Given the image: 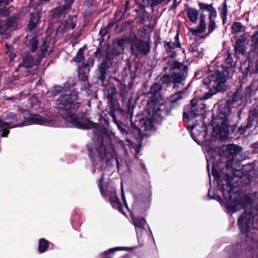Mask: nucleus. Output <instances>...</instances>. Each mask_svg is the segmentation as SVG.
<instances>
[{
  "label": "nucleus",
  "instance_id": "f257e3e1",
  "mask_svg": "<svg viewBox=\"0 0 258 258\" xmlns=\"http://www.w3.org/2000/svg\"><path fill=\"white\" fill-rule=\"evenodd\" d=\"M212 174L218 179V186L224 199H227L225 208L228 213L233 214L241 209H244L237 220V225L242 234H244L247 250L250 252L251 258H258V229L253 227V220L258 213V207H253V199L246 195L240 199L233 198L235 185L232 183L233 177L228 173L224 176V183L221 179L219 171L213 163Z\"/></svg>",
  "mask_w": 258,
  "mask_h": 258
},
{
  "label": "nucleus",
  "instance_id": "f03ea898",
  "mask_svg": "<svg viewBox=\"0 0 258 258\" xmlns=\"http://www.w3.org/2000/svg\"><path fill=\"white\" fill-rule=\"evenodd\" d=\"M257 90L258 82L256 80H253L250 85L245 88L241 95L239 90H237L224 104L218 106L216 114H213L212 115V122L215 125V130L217 131V133L221 138H227L229 134L234 136L238 135L237 126L235 124L230 125L228 120V117L231 112V108L239 100L242 101L244 100H247L250 97L251 95L255 94Z\"/></svg>",
  "mask_w": 258,
  "mask_h": 258
},
{
  "label": "nucleus",
  "instance_id": "7ed1b4c3",
  "mask_svg": "<svg viewBox=\"0 0 258 258\" xmlns=\"http://www.w3.org/2000/svg\"><path fill=\"white\" fill-rule=\"evenodd\" d=\"M148 115L145 114H138L134 118L131 119V133L136 138L143 140V132L152 131L154 128V124L155 121V116H158L162 119L166 116L169 115L173 107L171 104L167 101L159 104L156 102L151 106L147 105Z\"/></svg>",
  "mask_w": 258,
  "mask_h": 258
},
{
  "label": "nucleus",
  "instance_id": "20e7f679",
  "mask_svg": "<svg viewBox=\"0 0 258 258\" xmlns=\"http://www.w3.org/2000/svg\"><path fill=\"white\" fill-rule=\"evenodd\" d=\"M58 110L63 116L69 119L73 126L82 130L91 127L93 122L85 117L86 114L82 112L79 115L76 114L82 106V102L77 92L71 91L69 93L61 94L58 99Z\"/></svg>",
  "mask_w": 258,
  "mask_h": 258
},
{
  "label": "nucleus",
  "instance_id": "39448f33",
  "mask_svg": "<svg viewBox=\"0 0 258 258\" xmlns=\"http://www.w3.org/2000/svg\"><path fill=\"white\" fill-rule=\"evenodd\" d=\"M116 93V89L114 86L109 87L107 90V96L110 104L109 114L112 117L113 121L116 124L121 134L130 135L131 133L130 127L122 121L118 120L116 117V114L126 121L128 120L131 122V119L133 118L134 106L132 105L131 101L129 100L127 103L126 110L118 107L117 100L114 98Z\"/></svg>",
  "mask_w": 258,
  "mask_h": 258
},
{
  "label": "nucleus",
  "instance_id": "423d86ee",
  "mask_svg": "<svg viewBox=\"0 0 258 258\" xmlns=\"http://www.w3.org/2000/svg\"><path fill=\"white\" fill-rule=\"evenodd\" d=\"M95 148L101 161L108 163L113 158L115 148L109 132L106 128L102 129L96 135Z\"/></svg>",
  "mask_w": 258,
  "mask_h": 258
},
{
  "label": "nucleus",
  "instance_id": "0eeeda50",
  "mask_svg": "<svg viewBox=\"0 0 258 258\" xmlns=\"http://www.w3.org/2000/svg\"><path fill=\"white\" fill-rule=\"evenodd\" d=\"M170 72L177 70L170 74H164L161 77V82L166 84V87H169L172 85L173 89H178L180 86H183L188 76V67L183 62L173 60L169 64Z\"/></svg>",
  "mask_w": 258,
  "mask_h": 258
},
{
  "label": "nucleus",
  "instance_id": "6e6552de",
  "mask_svg": "<svg viewBox=\"0 0 258 258\" xmlns=\"http://www.w3.org/2000/svg\"><path fill=\"white\" fill-rule=\"evenodd\" d=\"M224 66L222 73L215 71L209 75V82L210 83H214L213 86L215 87L217 92H224L226 90L225 83L227 78L230 76V72H233L235 63L230 53L228 54Z\"/></svg>",
  "mask_w": 258,
  "mask_h": 258
},
{
  "label": "nucleus",
  "instance_id": "1a4fd4ad",
  "mask_svg": "<svg viewBox=\"0 0 258 258\" xmlns=\"http://www.w3.org/2000/svg\"><path fill=\"white\" fill-rule=\"evenodd\" d=\"M250 46L251 49L248 53L247 57L241 66V69L244 70L242 72L245 78L251 76L258 71V31L254 32L250 37Z\"/></svg>",
  "mask_w": 258,
  "mask_h": 258
},
{
  "label": "nucleus",
  "instance_id": "9d476101",
  "mask_svg": "<svg viewBox=\"0 0 258 258\" xmlns=\"http://www.w3.org/2000/svg\"><path fill=\"white\" fill-rule=\"evenodd\" d=\"M242 148L233 144L223 146L219 149V155L221 157L226 158V167L231 169L234 161L235 157L241 151Z\"/></svg>",
  "mask_w": 258,
  "mask_h": 258
},
{
  "label": "nucleus",
  "instance_id": "9b49d317",
  "mask_svg": "<svg viewBox=\"0 0 258 258\" xmlns=\"http://www.w3.org/2000/svg\"><path fill=\"white\" fill-rule=\"evenodd\" d=\"M131 50L132 54L136 57L147 55L151 51V45L149 41L135 36L132 40Z\"/></svg>",
  "mask_w": 258,
  "mask_h": 258
},
{
  "label": "nucleus",
  "instance_id": "f8f14e48",
  "mask_svg": "<svg viewBox=\"0 0 258 258\" xmlns=\"http://www.w3.org/2000/svg\"><path fill=\"white\" fill-rule=\"evenodd\" d=\"M161 77L162 76H158L156 78L155 83L150 88L148 94H150L152 95L147 102L148 106L150 107L151 105H154L156 102H159V99L161 97L160 92L163 89V86H166V84L163 83L161 82Z\"/></svg>",
  "mask_w": 258,
  "mask_h": 258
},
{
  "label": "nucleus",
  "instance_id": "ddd939ff",
  "mask_svg": "<svg viewBox=\"0 0 258 258\" xmlns=\"http://www.w3.org/2000/svg\"><path fill=\"white\" fill-rule=\"evenodd\" d=\"M74 0H66L64 4L62 7H57L50 12V16L53 23L58 22L63 19L69 10L71 9Z\"/></svg>",
  "mask_w": 258,
  "mask_h": 258
},
{
  "label": "nucleus",
  "instance_id": "4468645a",
  "mask_svg": "<svg viewBox=\"0 0 258 258\" xmlns=\"http://www.w3.org/2000/svg\"><path fill=\"white\" fill-rule=\"evenodd\" d=\"M24 120L18 125H13L9 127V128L16 127L18 126H23L28 124H38L43 125L47 122V119L41 115L38 114L29 113L24 116Z\"/></svg>",
  "mask_w": 258,
  "mask_h": 258
},
{
  "label": "nucleus",
  "instance_id": "2eb2a0df",
  "mask_svg": "<svg viewBox=\"0 0 258 258\" xmlns=\"http://www.w3.org/2000/svg\"><path fill=\"white\" fill-rule=\"evenodd\" d=\"M112 68L113 62L109 60L108 57H104L98 68L99 72L98 80L101 81L102 85L105 83L107 74L110 72V70Z\"/></svg>",
  "mask_w": 258,
  "mask_h": 258
},
{
  "label": "nucleus",
  "instance_id": "dca6fc26",
  "mask_svg": "<svg viewBox=\"0 0 258 258\" xmlns=\"http://www.w3.org/2000/svg\"><path fill=\"white\" fill-rule=\"evenodd\" d=\"M76 17L69 15L65 20L63 24H61L57 27L56 33H59L61 35L66 32V29H74L76 26Z\"/></svg>",
  "mask_w": 258,
  "mask_h": 258
},
{
  "label": "nucleus",
  "instance_id": "f3484780",
  "mask_svg": "<svg viewBox=\"0 0 258 258\" xmlns=\"http://www.w3.org/2000/svg\"><path fill=\"white\" fill-rule=\"evenodd\" d=\"M108 196L109 202L112 207L114 209H117L120 213L125 215V213L123 210L122 204L117 196L116 190L113 189L112 191H110Z\"/></svg>",
  "mask_w": 258,
  "mask_h": 258
},
{
  "label": "nucleus",
  "instance_id": "a211bd4d",
  "mask_svg": "<svg viewBox=\"0 0 258 258\" xmlns=\"http://www.w3.org/2000/svg\"><path fill=\"white\" fill-rule=\"evenodd\" d=\"M38 43L39 41L35 34L33 36L27 35L25 37V44L30 48L32 53L35 52L37 50Z\"/></svg>",
  "mask_w": 258,
  "mask_h": 258
},
{
  "label": "nucleus",
  "instance_id": "6ab92c4d",
  "mask_svg": "<svg viewBox=\"0 0 258 258\" xmlns=\"http://www.w3.org/2000/svg\"><path fill=\"white\" fill-rule=\"evenodd\" d=\"M184 11L186 12L188 18L192 23H196L198 18L199 11L196 8L190 7L187 4L184 5Z\"/></svg>",
  "mask_w": 258,
  "mask_h": 258
},
{
  "label": "nucleus",
  "instance_id": "aec40b11",
  "mask_svg": "<svg viewBox=\"0 0 258 258\" xmlns=\"http://www.w3.org/2000/svg\"><path fill=\"white\" fill-rule=\"evenodd\" d=\"M206 27V15L204 13H201L200 16V22L196 29L190 28L189 31L193 35L197 33H203L205 32Z\"/></svg>",
  "mask_w": 258,
  "mask_h": 258
},
{
  "label": "nucleus",
  "instance_id": "412c9836",
  "mask_svg": "<svg viewBox=\"0 0 258 258\" xmlns=\"http://www.w3.org/2000/svg\"><path fill=\"white\" fill-rule=\"evenodd\" d=\"M40 63L37 62V58L35 60L33 56L30 53H27L23 57V62L21 64L27 69L32 68L34 66H39Z\"/></svg>",
  "mask_w": 258,
  "mask_h": 258
},
{
  "label": "nucleus",
  "instance_id": "4be33fe9",
  "mask_svg": "<svg viewBox=\"0 0 258 258\" xmlns=\"http://www.w3.org/2000/svg\"><path fill=\"white\" fill-rule=\"evenodd\" d=\"M41 18L40 14L37 12H33L30 14V19L27 25V28L30 31L35 29Z\"/></svg>",
  "mask_w": 258,
  "mask_h": 258
},
{
  "label": "nucleus",
  "instance_id": "5701e85b",
  "mask_svg": "<svg viewBox=\"0 0 258 258\" xmlns=\"http://www.w3.org/2000/svg\"><path fill=\"white\" fill-rule=\"evenodd\" d=\"M201 111L198 108H190L189 111L183 112V119H186L188 121L193 120L197 117L201 115Z\"/></svg>",
  "mask_w": 258,
  "mask_h": 258
},
{
  "label": "nucleus",
  "instance_id": "b1692460",
  "mask_svg": "<svg viewBox=\"0 0 258 258\" xmlns=\"http://www.w3.org/2000/svg\"><path fill=\"white\" fill-rule=\"evenodd\" d=\"M198 6L199 8V12L204 13L205 11L209 12L210 14L208 16H212L217 14V11L212 4H208L203 2H198Z\"/></svg>",
  "mask_w": 258,
  "mask_h": 258
},
{
  "label": "nucleus",
  "instance_id": "393cba45",
  "mask_svg": "<svg viewBox=\"0 0 258 258\" xmlns=\"http://www.w3.org/2000/svg\"><path fill=\"white\" fill-rule=\"evenodd\" d=\"M188 51L190 52L193 56L202 58L204 55V49L200 47V44L198 43H192L188 48Z\"/></svg>",
  "mask_w": 258,
  "mask_h": 258
},
{
  "label": "nucleus",
  "instance_id": "a878e982",
  "mask_svg": "<svg viewBox=\"0 0 258 258\" xmlns=\"http://www.w3.org/2000/svg\"><path fill=\"white\" fill-rule=\"evenodd\" d=\"M245 39L243 36L239 37L235 42L234 47L235 53L236 54H244L245 52L244 49V43Z\"/></svg>",
  "mask_w": 258,
  "mask_h": 258
},
{
  "label": "nucleus",
  "instance_id": "bb28decb",
  "mask_svg": "<svg viewBox=\"0 0 258 258\" xmlns=\"http://www.w3.org/2000/svg\"><path fill=\"white\" fill-rule=\"evenodd\" d=\"M127 249V248L126 247H115L110 248L108 250L103 252L101 254L100 258H113L116 251L126 250Z\"/></svg>",
  "mask_w": 258,
  "mask_h": 258
},
{
  "label": "nucleus",
  "instance_id": "cd10ccee",
  "mask_svg": "<svg viewBox=\"0 0 258 258\" xmlns=\"http://www.w3.org/2000/svg\"><path fill=\"white\" fill-rule=\"evenodd\" d=\"M4 119L6 120H9V122H4L0 118V129L2 128L3 127L5 126H9V125H10L11 122L14 120L16 121V122L18 121L17 116L16 115V114L13 112H9L7 113L6 115L4 116Z\"/></svg>",
  "mask_w": 258,
  "mask_h": 258
},
{
  "label": "nucleus",
  "instance_id": "c85d7f7f",
  "mask_svg": "<svg viewBox=\"0 0 258 258\" xmlns=\"http://www.w3.org/2000/svg\"><path fill=\"white\" fill-rule=\"evenodd\" d=\"M120 50L117 47L113 46L108 50L106 51L105 58H108V59L113 62L115 57L119 55Z\"/></svg>",
  "mask_w": 258,
  "mask_h": 258
},
{
  "label": "nucleus",
  "instance_id": "c756f323",
  "mask_svg": "<svg viewBox=\"0 0 258 258\" xmlns=\"http://www.w3.org/2000/svg\"><path fill=\"white\" fill-rule=\"evenodd\" d=\"M48 47V45L47 44V42L46 40H44L42 42V44L40 47L39 53L38 54V56L37 57V62L38 63H40L41 61V59L45 57L46 52H47V48Z\"/></svg>",
  "mask_w": 258,
  "mask_h": 258
},
{
  "label": "nucleus",
  "instance_id": "7c9ffc66",
  "mask_svg": "<svg viewBox=\"0 0 258 258\" xmlns=\"http://www.w3.org/2000/svg\"><path fill=\"white\" fill-rule=\"evenodd\" d=\"M217 17V14L212 15V16H208L209 23L208 26V31L207 33L205 34V36H209L211 33H212L215 28H216V25L215 23V19Z\"/></svg>",
  "mask_w": 258,
  "mask_h": 258
},
{
  "label": "nucleus",
  "instance_id": "2f4dec72",
  "mask_svg": "<svg viewBox=\"0 0 258 258\" xmlns=\"http://www.w3.org/2000/svg\"><path fill=\"white\" fill-rule=\"evenodd\" d=\"M183 93L184 92L183 91H178L177 93L172 95L170 101H167L168 102L171 103V106L173 108L178 106L179 104L177 101L182 98Z\"/></svg>",
  "mask_w": 258,
  "mask_h": 258
},
{
  "label": "nucleus",
  "instance_id": "473e14b6",
  "mask_svg": "<svg viewBox=\"0 0 258 258\" xmlns=\"http://www.w3.org/2000/svg\"><path fill=\"white\" fill-rule=\"evenodd\" d=\"M49 245V242L44 238H41L39 240L38 251L40 253H43L46 252Z\"/></svg>",
  "mask_w": 258,
  "mask_h": 258
},
{
  "label": "nucleus",
  "instance_id": "72a5a7b5",
  "mask_svg": "<svg viewBox=\"0 0 258 258\" xmlns=\"http://www.w3.org/2000/svg\"><path fill=\"white\" fill-rule=\"evenodd\" d=\"M134 225L136 229H144L146 221L143 217H137L133 218Z\"/></svg>",
  "mask_w": 258,
  "mask_h": 258
},
{
  "label": "nucleus",
  "instance_id": "f704fd0d",
  "mask_svg": "<svg viewBox=\"0 0 258 258\" xmlns=\"http://www.w3.org/2000/svg\"><path fill=\"white\" fill-rule=\"evenodd\" d=\"M86 47L80 48L75 57L74 58V61L76 62H84L85 61L84 51Z\"/></svg>",
  "mask_w": 258,
  "mask_h": 258
},
{
  "label": "nucleus",
  "instance_id": "c9c22d12",
  "mask_svg": "<svg viewBox=\"0 0 258 258\" xmlns=\"http://www.w3.org/2000/svg\"><path fill=\"white\" fill-rule=\"evenodd\" d=\"M247 121L251 122L252 124L253 121H255L257 123L258 122V109L254 108L249 111V116Z\"/></svg>",
  "mask_w": 258,
  "mask_h": 258
},
{
  "label": "nucleus",
  "instance_id": "e433bc0d",
  "mask_svg": "<svg viewBox=\"0 0 258 258\" xmlns=\"http://www.w3.org/2000/svg\"><path fill=\"white\" fill-rule=\"evenodd\" d=\"M78 78L79 80L83 81L84 83V87L85 90H89L91 87V85L88 82V76L85 74L84 72H81V71L79 73Z\"/></svg>",
  "mask_w": 258,
  "mask_h": 258
},
{
  "label": "nucleus",
  "instance_id": "4c0bfd02",
  "mask_svg": "<svg viewBox=\"0 0 258 258\" xmlns=\"http://www.w3.org/2000/svg\"><path fill=\"white\" fill-rule=\"evenodd\" d=\"M253 126L251 122H249L247 121V123L245 125H241L239 127L237 130L238 135H241L244 134L246 131L247 129L250 128Z\"/></svg>",
  "mask_w": 258,
  "mask_h": 258
},
{
  "label": "nucleus",
  "instance_id": "58836bf2",
  "mask_svg": "<svg viewBox=\"0 0 258 258\" xmlns=\"http://www.w3.org/2000/svg\"><path fill=\"white\" fill-rule=\"evenodd\" d=\"M138 200L140 202H143L145 206H148L150 202L149 196L140 194L138 197Z\"/></svg>",
  "mask_w": 258,
  "mask_h": 258
},
{
  "label": "nucleus",
  "instance_id": "ea45409f",
  "mask_svg": "<svg viewBox=\"0 0 258 258\" xmlns=\"http://www.w3.org/2000/svg\"><path fill=\"white\" fill-rule=\"evenodd\" d=\"M104 174H102L101 175V177L99 179V183H98V187L99 188V190H100V193L101 194V195L103 197L106 198L107 194L106 192L104 190L103 186V183L104 182Z\"/></svg>",
  "mask_w": 258,
  "mask_h": 258
},
{
  "label": "nucleus",
  "instance_id": "a19ab883",
  "mask_svg": "<svg viewBox=\"0 0 258 258\" xmlns=\"http://www.w3.org/2000/svg\"><path fill=\"white\" fill-rule=\"evenodd\" d=\"M129 38L127 37L118 38L114 41V43L116 44L118 47L123 49L125 43L129 41Z\"/></svg>",
  "mask_w": 258,
  "mask_h": 258
},
{
  "label": "nucleus",
  "instance_id": "79ce46f5",
  "mask_svg": "<svg viewBox=\"0 0 258 258\" xmlns=\"http://www.w3.org/2000/svg\"><path fill=\"white\" fill-rule=\"evenodd\" d=\"M220 11V15L221 16H227L228 10L226 0H224L222 4V8H219Z\"/></svg>",
  "mask_w": 258,
  "mask_h": 258
},
{
  "label": "nucleus",
  "instance_id": "37998d69",
  "mask_svg": "<svg viewBox=\"0 0 258 258\" xmlns=\"http://www.w3.org/2000/svg\"><path fill=\"white\" fill-rule=\"evenodd\" d=\"M244 27L240 22H234L232 25V29L233 33H237L242 31Z\"/></svg>",
  "mask_w": 258,
  "mask_h": 258
},
{
  "label": "nucleus",
  "instance_id": "c03bdc74",
  "mask_svg": "<svg viewBox=\"0 0 258 258\" xmlns=\"http://www.w3.org/2000/svg\"><path fill=\"white\" fill-rule=\"evenodd\" d=\"M123 16V15H122V16L120 18H119V19H117V14H116V13H115L114 15V20L113 21L109 22L108 23L107 27H106V28L108 30H109L115 25V23H117L121 20Z\"/></svg>",
  "mask_w": 258,
  "mask_h": 258
},
{
  "label": "nucleus",
  "instance_id": "a18cd8bd",
  "mask_svg": "<svg viewBox=\"0 0 258 258\" xmlns=\"http://www.w3.org/2000/svg\"><path fill=\"white\" fill-rule=\"evenodd\" d=\"M103 55V49L101 47H98L97 48L96 51L94 52V56L95 58L99 59Z\"/></svg>",
  "mask_w": 258,
  "mask_h": 258
},
{
  "label": "nucleus",
  "instance_id": "49530a36",
  "mask_svg": "<svg viewBox=\"0 0 258 258\" xmlns=\"http://www.w3.org/2000/svg\"><path fill=\"white\" fill-rule=\"evenodd\" d=\"M175 41L173 42L172 45L176 48H181V44L179 41V36L178 31L177 32L175 37Z\"/></svg>",
  "mask_w": 258,
  "mask_h": 258
},
{
  "label": "nucleus",
  "instance_id": "de8ad7c7",
  "mask_svg": "<svg viewBox=\"0 0 258 258\" xmlns=\"http://www.w3.org/2000/svg\"><path fill=\"white\" fill-rule=\"evenodd\" d=\"M155 43L156 45L161 43L160 32L159 31H156L155 32Z\"/></svg>",
  "mask_w": 258,
  "mask_h": 258
},
{
  "label": "nucleus",
  "instance_id": "09e8293b",
  "mask_svg": "<svg viewBox=\"0 0 258 258\" xmlns=\"http://www.w3.org/2000/svg\"><path fill=\"white\" fill-rule=\"evenodd\" d=\"M87 149L88 151V154L90 159L92 160H94V155L93 154V149L89 146H87Z\"/></svg>",
  "mask_w": 258,
  "mask_h": 258
},
{
  "label": "nucleus",
  "instance_id": "8fccbe9b",
  "mask_svg": "<svg viewBox=\"0 0 258 258\" xmlns=\"http://www.w3.org/2000/svg\"><path fill=\"white\" fill-rule=\"evenodd\" d=\"M108 31L109 30L106 27H105L103 28H101L100 30L99 33L101 36H104L108 33Z\"/></svg>",
  "mask_w": 258,
  "mask_h": 258
},
{
  "label": "nucleus",
  "instance_id": "3c124183",
  "mask_svg": "<svg viewBox=\"0 0 258 258\" xmlns=\"http://www.w3.org/2000/svg\"><path fill=\"white\" fill-rule=\"evenodd\" d=\"M120 96L121 97L122 100H124L126 97L127 92L125 89H122L120 90L119 93Z\"/></svg>",
  "mask_w": 258,
  "mask_h": 258
},
{
  "label": "nucleus",
  "instance_id": "603ef678",
  "mask_svg": "<svg viewBox=\"0 0 258 258\" xmlns=\"http://www.w3.org/2000/svg\"><path fill=\"white\" fill-rule=\"evenodd\" d=\"M10 131L8 129H4L1 132V136L2 137H7Z\"/></svg>",
  "mask_w": 258,
  "mask_h": 258
},
{
  "label": "nucleus",
  "instance_id": "864d4df0",
  "mask_svg": "<svg viewBox=\"0 0 258 258\" xmlns=\"http://www.w3.org/2000/svg\"><path fill=\"white\" fill-rule=\"evenodd\" d=\"M198 101L196 99H192L190 101L191 107L190 108H197V106Z\"/></svg>",
  "mask_w": 258,
  "mask_h": 258
},
{
  "label": "nucleus",
  "instance_id": "5fc2aeb1",
  "mask_svg": "<svg viewBox=\"0 0 258 258\" xmlns=\"http://www.w3.org/2000/svg\"><path fill=\"white\" fill-rule=\"evenodd\" d=\"M213 94H214L213 93H211L210 92H208V93H206L205 94V95L203 96L201 98V99H204V100L208 99L210 98V97H211Z\"/></svg>",
  "mask_w": 258,
  "mask_h": 258
},
{
  "label": "nucleus",
  "instance_id": "6e6d98bb",
  "mask_svg": "<svg viewBox=\"0 0 258 258\" xmlns=\"http://www.w3.org/2000/svg\"><path fill=\"white\" fill-rule=\"evenodd\" d=\"M163 43H164V47L165 49H166L167 48H168V49L171 48V46H172L171 45V41L169 42L164 41Z\"/></svg>",
  "mask_w": 258,
  "mask_h": 258
},
{
  "label": "nucleus",
  "instance_id": "4d7b16f0",
  "mask_svg": "<svg viewBox=\"0 0 258 258\" xmlns=\"http://www.w3.org/2000/svg\"><path fill=\"white\" fill-rule=\"evenodd\" d=\"M95 0H86V6L88 7H90L93 6V3Z\"/></svg>",
  "mask_w": 258,
  "mask_h": 258
},
{
  "label": "nucleus",
  "instance_id": "13d9d810",
  "mask_svg": "<svg viewBox=\"0 0 258 258\" xmlns=\"http://www.w3.org/2000/svg\"><path fill=\"white\" fill-rule=\"evenodd\" d=\"M121 199H122L123 203H125V202H126L122 187L121 188Z\"/></svg>",
  "mask_w": 258,
  "mask_h": 258
},
{
  "label": "nucleus",
  "instance_id": "bf43d9fd",
  "mask_svg": "<svg viewBox=\"0 0 258 258\" xmlns=\"http://www.w3.org/2000/svg\"><path fill=\"white\" fill-rule=\"evenodd\" d=\"M179 3H177L176 0H173V5L171 6V9H175L178 5Z\"/></svg>",
  "mask_w": 258,
  "mask_h": 258
},
{
  "label": "nucleus",
  "instance_id": "052dcab7",
  "mask_svg": "<svg viewBox=\"0 0 258 258\" xmlns=\"http://www.w3.org/2000/svg\"><path fill=\"white\" fill-rule=\"evenodd\" d=\"M176 52L173 50L170 53H169V56L170 57L172 58H174L176 57Z\"/></svg>",
  "mask_w": 258,
  "mask_h": 258
},
{
  "label": "nucleus",
  "instance_id": "680f3d73",
  "mask_svg": "<svg viewBox=\"0 0 258 258\" xmlns=\"http://www.w3.org/2000/svg\"><path fill=\"white\" fill-rule=\"evenodd\" d=\"M13 0H0V5L3 3H5V5L8 4L10 1H13Z\"/></svg>",
  "mask_w": 258,
  "mask_h": 258
},
{
  "label": "nucleus",
  "instance_id": "e2e57ef3",
  "mask_svg": "<svg viewBox=\"0 0 258 258\" xmlns=\"http://www.w3.org/2000/svg\"><path fill=\"white\" fill-rule=\"evenodd\" d=\"M221 17L222 19V23L224 25L227 21V16H221Z\"/></svg>",
  "mask_w": 258,
  "mask_h": 258
},
{
  "label": "nucleus",
  "instance_id": "0e129e2a",
  "mask_svg": "<svg viewBox=\"0 0 258 258\" xmlns=\"http://www.w3.org/2000/svg\"><path fill=\"white\" fill-rule=\"evenodd\" d=\"M174 49V47H173L172 46H171V48L170 49H168V48H167L166 49H165V51L168 53L169 54Z\"/></svg>",
  "mask_w": 258,
  "mask_h": 258
},
{
  "label": "nucleus",
  "instance_id": "69168bd1",
  "mask_svg": "<svg viewBox=\"0 0 258 258\" xmlns=\"http://www.w3.org/2000/svg\"><path fill=\"white\" fill-rule=\"evenodd\" d=\"M125 5V8L124 9V12H126L127 11V10H128L127 6H128V2H126Z\"/></svg>",
  "mask_w": 258,
  "mask_h": 258
},
{
  "label": "nucleus",
  "instance_id": "338daca9",
  "mask_svg": "<svg viewBox=\"0 0 258 258\" xmlns=\"http://www.w3.org/2000/svg\"><path fill=\"white\" fill-rule=\"evenodd\" d=\"M141 167H142V168H143L144 170H146V165H145V164L144 163H142L141 164Z\"/></svg>",
  "mask_w": 258,
  "mask_h": 258
},
{
  "label": "nucleus",
  "instance_id": "774afa93",
  "mask_svg": "<svg viewBox=\"0 0 258 258\" xmlns=\"http://www.w3.org/2000/svg\"><path fill=\"white\" fill-rule=\"evenodd\" d=\"M125 208L129 210V208H128V205H127V202H125V203H123Z\"/></svg>",
  "mask_w": 258,
  "mask_h": 258
}]
</instances>
